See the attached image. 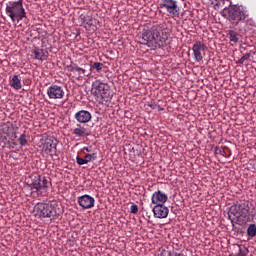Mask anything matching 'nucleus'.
I'll use <instances>...</instances> for the list:
<instances>
[{"label": "nucleus", "instance_id": "1", "mask_svg": "<svg viewBox=\"0 0 256 256\" xmlns=\"http://www.w3.org/2000/svg\"><path fill=\"white\" fill-rule=\"evenodd\" d=\"M140 39V43L150 49H163L167 45L169 31L161 26H153L151 29H143Z\"/></svg>", "mask_w": 256, "mask_h": 256}, {"label": "nucleus", "instance_id": "2", "mask_svg": "<svg viewBox=\"0 0 256 256\" xmlns=\"http://www.w3.org/2000/svg\"><path fill=\"white\" fill-rule=\"evenodd\" d=\"M222 15L225 17V19L229 20L231 25H234L235 27L239 25L240 21H245V19L248 17L247 11L243 10L237 5H231V3L229 7L223 9Z\"/></svg>", "mask_w": 256, "mask_h": 256}, {"label": "nucleus", "instance_id": "3", "mask_svg": "<svg viewBox=\"0 0 256 256\" xmlns=\"http://www.w3.org/2000/svg\"><path fill=\"white\" fill-rule=\"evenodd\" d=\"M6 15L10 17L12 23H17L19 25L20 21H23L27 17V12L23 7V0L9 2L6 4Z\"/></svg>", "mask_w": 256, "mask_h": 256}, {"label": "nucleus", "instance_id": "4", "mask_svg": "<svg viewBox=\"0 0 256 256\" xmlns=\"http://www.w3.org/2000/svg\"><path fill=\"white\" fill-rule=\"evenodd\" d=\"M91 93L98 101H105V103H109L111 97H113L111 94V86L99 79L92 83Z\"/></svg>", "mask_w": 256, "mask_h": 256}, {"label": "nucleus", "instance_id": "5", "mask_svg": "<svg viewBox=\"0 0 256 256\" xmlns=\"http://www.w3.org/2000/svg\"><path fill=\"white\" fill-rule=\"evenodd\" d=\"M31 182L29 184V187L33 193H37V195H40L41 197H46L48 191H49V185H51V182L47 180L45 176L41 175H32L30 176Z\"/></svg>", "mask_w": 256, "mask_h": 256}, {"label": "nucleus", "instance_id": "6", "mask_svg": "<svg viewBox=\"0 0 256 256\" xmlns=\"http://www.w3.org/2000/svg\"><path fill=\"white\" fill-rule=\"evenodd\" d=\"M2 135L0 137V145L1 147L5 148L8 147V149H15L17 147V142L15 140L17 139V133L15 130H13V126H9V124H5L2 127Z\"/></svg>", "mask_w": 256, "mask_h": 256}, {"label": "nucleus", "instance_id": "7", "mask_svg": "<svg viewBox=\"0 0 256 256\" xmlns=\"http://www.w3.org/2000/svg\"><path fill=\"white\" fill-rule=\"evenodd\" d=\"M228 216L231 221H247L249 219V205L245 203L232 205Z\"/></svg>", "mask_w": 256, "mask_h": 256}, {"label": "nucleus", "instance_id": "8", "mask_svg": "<svg viewBox=\"0 0 256 256\" xmlns=\"http://www.w3.org/2000/svg\"><path fill=\"white\" fill-rule=\"evenodd\" d=\"M34 211L36 213V217H42L43 219L55 217L57 213L55 211V206L51 203H38L35 205Z\"/></svg>", "mask_w": 256, "mask_h": 256}, {"label": "nucleus", "instance_id": "9", "mask_svg": "<svg viewBox=\"0 0 256 256\" xmlns=\"http://www.w3.org/2000/svg\"><path fill=\"white\" fill-rule=\"evenodd\" d=\"M160 9H165L170 17H179L181 15V8L176 0H161Z\"/></svg>", "mask_w": 256, "mask_h": 256}, {"label": "nucleus", "instance_id": "10", "mask_svg": "<svg viewBox=\"0 0 256 256\" xmlns=\"http://www.w3.org/2000/svg\"><path fill=\"white\" fill-rule=\"evenodd\" d=\"M47 95L49 99H63L65 97V90L57 84H52L47 88Z\"/></svg>", "mask_w": 256, "mask_h": 256}, {"label": "nucleus", "instance_id": "11", "mask_svg": "<svg viewBox=\"0 0 256 256\" xmlns=\"http://www.w3.org/2000/svg\"><path fill=\"white\" fill-rule=\"evenodd\" d=\"M77 202L82 209H93L95 207V198L89 194L78 197Z\"/></svg>", "mask_w": 256, "mask_h": 256}, {"label": "nucleus", "instance_id": "12", "mask_svg": "<svg viewBox=\"0 0 256 256\" xmlns=\"http://www.w3.org/2000/svg\"><path fill=\"white\" fill-rule=\"evenodd\" d=\"M206 49L207 47L205 46V44L199 41L193 45L192 51H193L195 61H197L198 63L203 61V57H205Z\"/></svg>", "mask_w": 256, "mask_h": 256}, {"label": "nucleus", "instance_id": "13", "mask_svg": "<svg viewBox=\"0 0 256 256\" xmlns=\"http://www.w3.org/2000/svg\"><path fill=\"white\" fill-rule=\"evenodd\" d=\"M152 211L156 219H167L169 216V208L165 204L155 205Z\"/></svg>", "mask_w": 256, "mask_h": 256}, {"label": "nucleus", "instance_id": "14", "mask_svg": "<svg viewBox=\"0 0 256 256\" xmlns=\"http://www.w3.org/2000/svg\"><path fill=\"white\" fill-rule=\"evenodd\" d=\"M42 151H44V153H46L47 155H50V157H54V155H57V143H55V140L46 139L42 146Z\"/></svg>", "mask_w": 256, "mask_h": 256}, {"label": "nucleus", "instance_id": "15", "mask_svg": "<svg viewBox=\"0 0 256 256\" xmlns=\"http://www.w3.org/2000/svg\"><path fill=\"white\" fill-rule=\"evenodd\" d=\"M167 199H169V197L161 190L154 192L151 197L153 205H165V203H167Z\"/></svg>", "mask_w": 256, "mask_h": 256}, {"label": "nucleus", "instance_id": "16", "mask_svg": "<svg viewBox=\"0 0 256 256\" xmlns=\"http://www.w3.org/2000/svg\"><path fill=\"white\" fill-rule=\"evenodd\" d=\"M92 117L93 116L91 115V112H89L87 110H80V111L76 112L74 115V119H76V121L78 123H89V121H91Z\"/></svg>", "mask_w": 256, "mask_h": 256}, {"label": "nucleus", "instance_id": "17", "mask_svg": "<svg viewBox=\"0 0 256 256\" xmlns=\"http://www.w3.org/2000/svg\"><path fill=\"white\" fill-rule=\"evenodd\" d=\"M33 59H37L38 61H47V57H49V52L45 49L35 48L32 50Z\"/></svg>", "mask_w": 256, "mask_h": 256}, {"label": "nucleus", "instance_id": "18", "mask_svg": "<svg viewBox=\"0 0 256 256\" xmlns=\"http://www.w3.org/2000/svg\"><path fill=\"white\" fill-rule=\"evenodd\" d=\"M73 135H75V137H80L83 139L85 137H89V130L85 128V126H81V124H77L73 130Z\"/></svg>", "mask_w": 256, "mask_h": 256}, {"label": "nucleus", "instance_id": "19", "mask_svg": "<svg viewBox=\"0 0 256 256\" xmlns=\"http://www.w3.org/2000/svg\"><path fill=\"white\" fill-rule=\"evenodd\" d=\"M9 83H10V87H12V89H15L16 91H19V89H22L23 87V84H21V78L19 77V75L12 76Z\"/></svg>", "mask_w": 256, "mask_h": 256}, {"label": "nucleus", "instance_id": "20", "mask_svg": "<svg viewBox=\"0 0 256 256\" xmlns=\"http://www.w3.org/2000/svg\"><path fill=\"white\" fill-rule=\"evenodd\" d=\"M227 36L231 43H239V33H237V31L228 30Z\"/></svg>", "mask_w": 256, "mask_h": 256}, {"label": "nucleus", "instance_id": "21", "mask_svg": "<svg viewBox=\"0 0 256 256\" xmlns=\"http://www.w3.org/2000/svg\"><path fill=\"white\" fill-rule=\"evenodd\" d=\"M217 153L222 155V157H231V149L229 147L220 148L217 150Z\"/></svg>", "mask_w": 256, "mask_h": 256}, {"label": "nucleus", "instance_id": "22", "mask_svg": "<svg viewBox=\"0 0 256 256\" xmlns=\"http://www.w3.org/2000/svg\"><path fill=\"white\" fill-rule=\"evenodd\" d=\"M247 235L248 237H255L256 236V225L250 224L247 228Z\"/></svg>", "mask_w": 256, "mask_h": 256}, {"label": "nucleus", "instance_id": "23", "mask_svg": "<svg viewBox=\"0 0 256 256\" xmlns=\"http://www.w3.org/2000/svg\"><path fill=\"white\" fill-rule=\"evenodd\" d=\"M84 159H86V163H90V161L97 160V152H94L92 154H86Z\"/></svg>", "mask_w": 256, "mask_h": 256}, {"label": "nucleus", "instance_id": "24", "mask_svg": "<svg viewBox=\"0 0 256 256\" xmlns=\"http://www.w3.org/2000/svg\"><path fill=\"white\" fill-rule=\"evenodd\" d=\"M21 147H25V145H27L28 141H27V135L25 133H23L19 139H18Z\"/></svg>", "mask_w": 256, "mask_h": 256}, {"label": "nucleus", "instance_id": "25", "mask_svg": "<svg viewBox=\"0 0 256 256\" xmlns=\"http://www.w3.org/2000/svg\"><path fill=\"white\" fill-rule=\"evenodd\" d=\"M251 57L250 53L245 54L244 56H242L239 60L238 63L240 65H243V63H245V61H247L249 58Z\"/></svg>", "mask_w": 256, "mask_h": 256}, {"label": "nucleus", "instance_id": "26", "mask_svg": "<svg viewBox=\"0 0 256 256\" xmlns=\"http://www.w3.org/2000/svg\"><path fill=\"white\" fill-rule=\"evenodd\" d=\"M92 69H95L96 71H101V69H103V63L94 62L92 65Z\"/></svg>", "mask_w": 256, "mask_h": 256}, {"label": "nucleus", "instance_id": "27", "mask_svg": "<svg viewBox=\"0 0 256 256\" xmlns=\"http://www.w3.org/2000/svg\"><path fill=\"white\" fill-rule=\"evenodd\" d=\"M74 73H77L79 76H81V75H85L86 70L76 65Z\"/></svg>", "mask_w": 256, "mask_h": 256}, {"label": "nucleus", "instance_id": "28", "mask_svg": "<svg viewBox=\"0 0 256 256\" xmlns=\"http://www.w3.org/2000/svg\"><path fill=\"white\" fill-rule=\"evenodd\" d=\"M130 212L134 215H137V213H139V206H137V204L131 205Z\"/></svg>", "mask_w": 256, "mask_h": 256}, {"label": "nucleus", "instance_id": "29", "mask_svg": "<svg viewBox=\"0 0 256 256\" xmlns=\"http://www.w3.org/2000/svg\"><path fill=\"white\" fill-rule=\"evenodd\" d=\"M76 162L78 163V165H87V160L79 156L76 157Z\"/></svg>", "mask_w": 256, "mask_h": 256}, {"label": "nucleus", "instance_id": "30", "mask_svg": "<svg viewBox=\"0 0 256 256\" xmlns=\"http://www.w3.org/2000/svg\"><path fill=\"white\" fill-rule=\"evenodd\" d=\"M76 67H77V64L71 62V64L67 66V70L70 71L71 73H75Z\"/></svg>", "mask_w": 256, "mask_h": 256}, {"label": "nucleus", "instance_id": "31", "mask_svg": "<svg viewBox=\"0 0 256 256\" xmlns=\"http://www.w3.org/2000/svg\"><path fill=\"white\" fill-rule=\"evenodd\" d=\"M83 153H91V151H93V147L92 146H89V147H83L82 149Z\"/></svg>", "mask_w": 256, "mask_h": 256}, {"label": "nucleus", "instance_id": "32", "mask_svg": "<svg viewBox=\"0 0 256 256\" xmlns=\"http://www.w3.org/2000/svg\"><path fill=\"white\" fill-rule=\"evenodd\" d=\"M148 106H150L151 109H159V105H157L153 102L149 103Z\"/></svg>", "mask_w": 256, "mask_h": 256}, {"label": "nucleus", "instance_id": "33", "mask_svg": "<svg viewBox=\"0 0 256 256\" xmlns=\"http://www.w3.org/2000/svg\"><path fill=\"white\" fill-rule=\"evenodd\" d=\"M236 256H247V254L245 251H243V249L239 248V252L236 254Z\"/></svg>", "mask_w": 256, "mask_h": 256}]
</instances>
